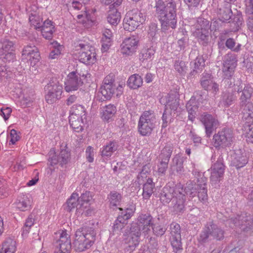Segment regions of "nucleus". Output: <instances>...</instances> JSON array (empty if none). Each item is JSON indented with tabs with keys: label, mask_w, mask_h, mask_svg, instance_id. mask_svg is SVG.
<instances>
[{
	"label": "nucleus",
	"mask_w": 253,
	"mask_h": 253,
	"mask_svg": "<svg viewBox=\"0 0 253 253\" xmlns=\"http://www.w3.org/2000/svg\"><path fill=\"white\" fill-rule=\"evenodd\" d=\"M167 4L164 5V2L159 0L157 2L156 7L162 28L168 30V28H176L177 23L176 6L174 0H167Z\"/></svg>",
	"instance_id": "1"
},
{
	"label": "nucleus",
	"mask_w": 253,
	"mask_h": 253,
	"mask_svg": "<svg viewBox=\"0 0 253 253\" xmlns=\"http://www.w3.org/2000/svg\"><path fill=\"white\" fill-rule=\"evenodd\" d=\"M96 232L91 227L84 226L77 230L73 242L76 252H82L89 249L96 240Z\"/></svg>",
	"instance_id": "2"
},
{
	"label": "nucleus",
	"mask_w": 253,
	"mask_h": 253,
	"mask_svg": "<svg viewBox=\"0 0 253 253\" xmlns=\"http://www.w3.org/2000/svg\"><path fill=\"white\" fill-rule=\"evenodd\" d=\"M237 92L241 93L239 100L243 119L250 122L253 118V104L251 101L253 88L249 84H245L243 89L242 87L238 88Z\"/></svg>",
	"instance_id": "3"
},
{
	"label": "nucleus",
	"mask_w": 253,
	"mask_h": 253,
	"mask_svg": "<svg viewBox=\"0 0 253 253\" xmlns=\"http://www.w3.org/2000/svg\"><path fill=\"white\" fill-rule=\"evenodd\" d=\"M224 238V231L212 221L209 222L200 233L197 238L198 243L205 245L212 239L221 241Z\"/></svg>",
	"instance_id": "4"
},
{
	"label": "nucleus",
	"mask_w": 253,
	"mask_h": 253,
	"mask_svg": "<svg viewBox=\"0 0 253 253\" xmlns=\"http://www.w3.org/2000/svg\"><path fill=\"white\" fill-rule=\"evenodd\" d=\"M233 141V131L229 128H223L214 134L212 138L213 145L217 149L230 147Z\"/></svg>",
	"instance_id": "5"
},
{
	"label": "nucleus",
	"mask_w": 253,
	"mask_h": 253,
	"mask_svg": "<svg viewBox=\"0 0 253 253\" xmlns=\"http://www.w3.org/2000/svg\"><path fill=\"white\" fill-rule=\"evenodd\" d=\"M155 120L153 111L144 112L140 116L138 122V129L140 134L143 136L150 135L155 127Z\"/></svg>",
	"instance_id": "6"
},
{
	"label": "nucleus",
	"mask_w": 253,
	"mask_h": 253,
	"mask_svg": "<svg viewBox=\"0 0 253 253\" xmlns=\"http://www.w3.org/2000/svg\"><path fill=\"white\" fill-rule=\"evenodd\" d=\"M145 21V16L136 9H133L126 13L124 19V29L128 31H134Z\"/></svg>",
	"instance_id": "7"
},
{
	"label": "nucleus",
	"mask_w": 253,
	"mask_h": 253,
	"mask_svg": "<svg viewBox=\"0 0 253 253\" xmlns=\"http://www.w3.org/2000/svg\"><path fill=\"white\" fill-rule=\"evenodd\" d=\"M45 99L49 104H52L59 100L62 93V86L57 81L50 82L45 86Z\"/></svg>",
	"instance_id": "8"
},
{
	"label": "nucleus",
	"mask_w": 253,
	"mask_h": 253,
	"mask_svg": "<svg viewBox=\"0 0 253 253\" xmlns=\"http://www.w3.org/2000/svg\"><path fill=\"white\" fill-rule=\"evenodd\" d=\"M80 47L81 51L79 53V60L88 65H92L96 61V54L93 47L87 44L79 43L76 46Z\"/></svg>",
	"instance_id": "9"
},
{
	"label": "nucleus",
	"mask_w": 253,
	"mask_h": 253,
	"mask_svg": "<svg viewBox=\"0 0 253 253\" xmlns=\"http://www.w3.org/2000/svg\"><path fill=\"white\" fill-rule=\"evenodd\" d=\"M170 241L173 252L175 253H181L183 248L181 243V230L180 225L176 223H172L170 225Z\"/></svg>",
	"instance_id": "10"
},
{
	"label": "nucleus",
	"mask_w": 253,
	"mask_h": 253,
	"mask_svg": "<svg viewBox=\"0 0 253 253\" xmlns=\"http://www.w3.org/2000/svg\"><path fill=\"white\" fill-rule=\"evenodd\" d=\"M122 88V86L121 85L116 87L113 76L109 75L104 78L103 84L100 87V92L105 99L108 100L112 97L116 89L121 91L120 89Z\"/></svg>",
	"instance_id": "11"
},
{
	"label": "nucleus",
	"mask_w": 253,
	"mask_h": 253,
	"mask_svg": "<svg viewBox=\"0 0 253 253\" xmlns=\"http://www.w3.org/2000/svg\"><path fill=\"white\" fill-rule=\"evenodd\" d=\"M229 221L243 231L248 232L253 230V216L250 214H241L235 218L229 219Z\"/></svg>",
	"instance_id": "12"
},
{
	"label": "nucleus",
	"mask_w": 253,
	"mask_h": 253,
	"mask_svg": "<svg viewBox=\"0 0 253 253\" xmlns=\"http://www.w3.org/2000/svg\"><path fill=\"white\" fill-rule=\"evenodd\" d=\"M83 84V82L81 75L73 71L68 75L66 80L64 82L65 89L67 92L77 90Z\"/></svg>",
	"instance_id": "13"
},
{
	"label": "nucleus",
	"mask_w": 253,
	"mask_h": 253,
	"mask_svg": "<svg viewBox=\"0 0 253 253\" xmlns=\"http://www.w3.org/2000/svg\"><path fill=\"white\" fill-rule=\"evenodd\" d=\"M70 161V153L66 149H61L59 155L55 153L50 154L48 162L49 165L54 166L59 164L61 167H66V165Z\"/></svg>",
	"instance_id": "14"
},
{
	"label": "nucleus",
	"mask_w": 253,
	"mask_h": 253,
	"mask_svg": "<svg viewBox=\"0 0 253 253\" xmlns=\"http://www.w3.org/2000/svg\"><path fill=\"white\" fill-rule=\"evenodd\" d=\"M59 234L60 238L56 242V248L54 253H69L71 248L70 236L64 231H62Z\"/></svg>",
	"instance_id": "15"
},
{
	"label": "nucleus",
	"mask_w": 253,
	"mask_h": 253,
	"mask_svg": "<svg viewBox=\"0 0 253 253\" xmlns=\"http://www.w3.org/2000/svg\"><path fill=\"white\" fill-rule=\"evenodd\" d=\"M180 191H183V189L179 187L174 188L168 185H166L162 189L161 192L160 196L161 202L164 205L169 204L172 200L174 199L175 196Z\"/></svg>",
	"instance_id": "16"
},
{
	"label": "nucleus",
	"mask_w": 253,
	"mask_h": 253,
	"mask_svg": "<svg viewBox=\"0 0 253 253\" xmlns=\"http://www.w3.org/2000/svg\"><path fill=\"white\" fill-rule=\"evenodd\" d=\"M23 59L26 58L30 63V65L34 66L40 58L38 48L35 46L27 45L22 51Z\"/></svg>",
	"instance_id": "17"
},
{
	"label": "nucleus",
	"mask_w": 253,
	"mask_h": 253,
	"mask_svg": "<svg viewBox=\"0 0 253 253\" xmlns=\"http://www.w3.org/2000/svg\"><path fill=\"white\" fill-rule=\"evenodd\" d=\"M201 121L205 126L206 133L210 137L214 129L218 126L219 123L217 119L212 115L204 113L201 117Z\"/></svg>",
	"instance_id": "18"
},
{
	"label": "nucleus",
	"mask_w": 253,
	"mask_h": 253,
	"mask_svg": "<svg viewBox=\"0 0 253 253\" xmlns=\"http://www.w3.org/2000/svg\"><path fill=\"white\" fill-rule=\"evenodd\" d=\"M218 18L222 22H226L230 20L232 15L231 5L229 1H220L217 8Z\"/></svg>",
	"instance_id": "19"
},
{
	"label": "nucleus",
	"mask_w": 253,
	"mask_h": 253,
	"mask_svg": "<svg viewBox=\"0 0 253 253\" xmlns=\"http://www.w3.org/2000/svg\"><path fill=\"white\" fill-rule=\"evenodd\" d=\"M138 42V40H137L134 37H131L125 39L121 45V53L127 55H131L136 51Z\"/></svg>",
	"instance_id": "20"
},
{
	"label": "nucleus",
	"mask_w": 253,
	"mask_h": 253,
	"mask_svg": "<svg viewBox=\"0 0 253 253\" xmlns=\"http://www.w3.org/2000/svg\"><path fill=\"white\" fill-rule=\"evenodd\" d=\"M211 180L212 184H216L220 181L224 172V166L222 161L219 159L211 168Z\"/></svg>",
	"instance_id": "21"
},
{
	"label": "nucleus",
	"mask_w": 253,
	"mask_h": 253,
	"mask_svg": "<svg viewBox=\"0 0 253 253\" xmlns=\"http://www.w3.org/2000/svg\"><path fill=\"white\" fill-rule=\"evenodd\" d=\"M122 1L123 0H116L109 6L110 9L107 16V21L112 25H117L120 21L121 14L115 7L120 5Z\"/></svg>",
	"instance_id": "22"
},
{
	"label": "nucleus",
	"mask_w": 253,
	"mask_h": 253,
	"mask_svg": "<svg viewBox=\"0 0 253 253\" xmlns=\"http://www.w3.org/2000/svg\"><path fill=\"white\" fill-rule=\"evenodd\" d=\"M153 217L149 213L141 214L138 217V223L142 228V234L145 236L150 232V227L153 225Z\"/></svg>",
	"instance_id": "23"
},
{
	"label": "nucleus",
	"mask_w": 253,
	"mask_h": 253,
	"mask_svg": "<svg viewBox=\"0 0 253 253\" xmlns=\"http://www.w3.org/2000/svg\"><path fill=\"white\" fill-rule=\"evenodd\" d=\"M186 196L183 193V191H180L173 199L172 202L173 204V209L174 211L176 213L183 212L185 210V202Z\"/></svg>",
	"instance_id": "24"
},
{
	"label": "nucleus",
	"mask_w": 253,
	"mask_h": 253,
	"mask_svg": "<svg viewBox=\"0 0 253 253\" xmlns=\"http://www.w3.org/2000/svg\"><path fill=\"white\" fill-rule=\"evenodd\" d=\"M248 162V158L245 153H241L239 150L235 152L232 163L237 169L244 167Z\"/></svg>",
	"instance_id": "25"
},
{
	"label": "nucleus",
	"mask_w": 253,
	"mask_h": 253,
	"mask_svg": "<svg viewBox=\"0 0 253 253\" xmlns=\"http://www.w3.org/2000/svg\"><path fill=\"white\" fill-rule=\"evenodd\" d=\"M197 183L196 184L194 181L190 180L186 183L184 191L187 195H188L191 198L196 196L202 184L200 183V180L199 179H197Z\"/></svg>",
	"instance_id": "26"
},
{
	"label": "nucleus",
	"mask_w": 253,
	"mask_h": 253,
	"mask_svg": "<svg viewBox=\"0 0 253 253\" xmlns=\"http://www.w3.org/2000/svg\"><path fill=\"white\" fill-rule=\"evenodd\" d=\"M69 123L73 130L76 132H80L83 130V125L86 119L84 118L69 116Z\"/></svg>",
	"instance_id": "27"
},
{
	"label": "nucleus",
	"mask_w": 253,
	"mask_h": 253,
	"mask_svg": "<svg viewBox=\"0 0 253 253\" xmlns=\"http://www.w3.org/2000/svg\"><path fill=\"white\" fill-rule=\"evenodd\" d=\"M166 108H168L175 114L178 107L179 105V100L176 98V95L174 94H168L166 97Z\"/></svg>",
	"instance_id": "28"
},
{
	"label": "nucleus",
	"mask_w": 253,
	"mask_h": 253,
	"mask_svg": "<svg viewBox=\"0 0 253 253\" xmlns=\"http://www.w3.org/2000/svg\"><path fill=\"white\" fill-rule=\"evenodd\" d=\"M16 251V242L7 238L2 243L0 248V253H14Z\"/></svg>",
	"instance_id": "29"
},
{
	"label": "nucleus",
	"mask_w": 253,
	"mask_h": 253,
	"mask_svg": "<svg viewBox=\"0 0 253 253\" xmlns=\"http://www.w3.org/2000/svg\"><path fill=\"white\" fill-rule=\"evenodd\" d=\"M79 195L76 193H73L70 198L67 201V210L71 211L73 209L77 208V210H83V207H80L81 204L79 202Z\"/></svg>",
	"instance_id": "30"
},
{
	"label": "nucleus",
	"mask_w": 253,
	"mask_h": 253,
	"mask_svg": "<svg viewBox=\"0 0 253 253\" xmlns=\"http://www.w3.org/2000/svg\"><path fill=\"white\" fill-rule=\"evenodd\" d=\"M243 22V18L241 13H238L234 16L233 18L229 21L230 31L235 32L239 30Z\"/></svg>",
	"instance_id": "31"
},
{
	"label": "nucleus",
	"mask_w": 253,
	"mask_h": 253,
	"mask_svg": "<svg viewBox=\"0 0 253 253\" xmlns=\"http://www.w3.org/2000/svg\"><path fill=\"white\" fill-rule=\"evenodd\" d=\"M119 210L122 212L118 215L117 220V222L123 223L126 225L127 224V220L133 215L134 212L132 209H126L123 210L122 208H120Z\"/></svg>",
	"instance_id": "32"
},
{
	"label": "nucleus",
	"mask_w": 253,
	"mask_h": 253,
	"mask_svg": "<svg viewBox=\"0 0 253 253\" xmlns=\"http://www.w3.org/2000/svg\"><path fill=\"white\" fill-rule=\"evenodd\" d=\"M70 116L86 118V112L84 107L80 104H74L70 111Z\"/></svg>",
	"instance_id": "33"
},
{
	"label": "nucleus",
	"mask_w": 253,
	"mask_h": 253,
	"mask_svg": "<svg viewBox=\"0 0 253 253\" xmlns=\"http://www.w3.org/2000/svg\"><path fill=\"white\" fill-rule=\"evenodd\" d=\"M155 187V184L152 181V179L148 178L147 181L144 184L143 188L142 195L144 199H149Z\"/></svg>",
	"instance_id": "34"
},
{
	"label": "nucleus",
	"mask_w": 253,
	"mask_h": 253,
	"mask_svg": "<svg viewBox=\"0 0 253 253\" xmlns=\"http://www.w3.org/2000/svg\"><path fill=\"white\" fill-rule=\"evenodd\" d=\"M116 112V107L111 104L106 106L103 110L102 118L107 122L112 120V117Z\"/></svg>",
	"instance_id": "35"
},
{
	"label": "nucleus",
	"mask_w": 253,
	"mask_h": 253,
	"mask_svg": "<svg viewBox=\"0 0 253 253\" xmlns=\"http://www.w3.org/2000/svg\"><path fill=\"white\" fill-rule=\"evenodd\" d=\"M16 208L21 211H26L30 206V201L28 197L23 195L18 197L15 203Z\"/></svg>",
	"instance_id": "36"
},
{
	"label": "nucleus",
	"mask_w": 253,
	"mask_h": 253,
	"mask_svg": "<svg viewBox=\"0 0 253 253\" xmlns=\"http://www.w3.org/2000/svg\"><path fill=\"white\" fill-rule=\"evenodd\" d=\"M143 83V79L138 74L131 75L127 81L128 86L132 89H137L140 87Z\"/></svg>",
	"instance_id": "37"
},
{
	"label": "nucleus",
	"mask_w": 253,
	"mask_h": 253,
	"mask_svg": "<svg viewBox=\"0 0 253 253\" xmlns=\"http://www.w3.org/2000/svg\"><path fill=\"white\" fill-rule=\"evenodd\" d=\"M210 32L209 31H196V36L197 37L199 42L203 46H206L210 42Z\"/></svg>",
	"instance_id": "38"
},
{
	"label": "nucleus",
	"mask_w": 253,
	"mask_h": 253,
	"mask_svg": "<svg viewBox=\"0 0 253 253\" xmlns=\"http://www.w3.org/2000/svg\"><path fill=\"white\" fill-rule=\"evenodd\" d=\"M117 148L118 145L116 142H110L103 147L101 151V155L102 157H110L113 153L117 150Z\"/></svg>",
	"instance_id": "39"
},
{
	"label": "nucleus",
	"mask_w": 253,
	"mask_h": 253,
	"mask_svg": "<svg viewBox=\"0 0 253 253\" xmlns=\"http://www.w3.org/2000/svg\"><path fill=\"white\" fill-rule=\"evenodd\" d=\"M186 109L188 112L189 120L193 121L198 109L197 102L194 100L190 99L186 104Z\"/></svg>",
	"instance_id": "40"
},
{
	"label": "nucleus",
	"mask_w": 253,
	"mask_h": 253,
	"mask_svg": "<svg viewBox=\"0 0 253 253\" xmlns=\"http://www.w3.org/2000/svg\"><path fill=\"white\" fill-rule=\"evenodd\" d=\"M237 62L236 55L234 53H229L224 56L223 66L236 68Z\"/></svg>",
	"instance_id": "41"
},
{
	"label": "nucleus",
	"mask_w": 253,
	"mask_h": 253,
	"mask_svg": "<svg viewBox=\"0 0 253 253\" xmlns=\"http://www.w3.org/2000/svg\"><path fill=\"white\" fill-rule=\"evenodd\" d=\"M201 180L203 183L201 185L200 188L197 194L199 200L202 203H205L208 200L207 190L205 187V178H202Z\"/></svg>",
	"instance_id": "42"
},
{
	"label": "nucleus",
	"mask_w": 253,
	"mask_h": 253,
	"mask_svg": "<svg viewBox=\"0 0 253 253\" xmlns=\"http://www.w3.org/2000/svg\"><path fill=\"white\" fill-rule=\"evenodd\" d=\"M236 97L233 92L225 91L223 93L222 101L224 106L228 107L236 100Z\"/></svg>",
	"instance_id": "43"
},
{
	"label": "nucleus",
	"mask_w": 253,
	"mask_h": 253,
	"mask_svg": "<svg viewBox=\"0 0 253 253\" xmlns=\"http://www.w3.org/2000/svg\"><path fill=\"white\" fill-rule=\"evenodd\" d=\"M14 43L12 41L7 39H4L0 42V52L14 51Z\"/></svg>",
	"instance_id": "44"
},
{
	"label": "nucleus",
	"mask_w": 253,
	"mask_h": 253,
	"mask_svg": "<svg viewBox=\"0 0 253 253\" xmlns=\"http://www.w3.org/2000/svg\"><path fill=\"white\" fill-rule=\"evenodd\" d=\"M175 114L168 108H165L162 116V127H166L168 124L171 122L172 118L174 117Z\"/></svg>",
	"instance_id": "45"
},
{
	"label": "nucleus",
	"mask_w": 253,
	"mask_h": 253,
	"mask_svg": "<svg viewBox=\"0 0 253 253\" xmlns=\"http://www.w3.org/2000/svg\"><path fill=\"white\" fill-rule=\"evenodd\" d=\"M173 148L169 145H166L162 150L159 155V159L169 162L172 152Z\"/></svg>",
	"instance_id": "46"
},
{
	"label": "nucleus",
	"mask_w": 253,
	"mask_h": 253,
	"mask_svg": "<svg viewBox=\"0 0 253 253\" xmlns=\"http://www.w3.org/2000/svg\"><path fill=\"white\" fill-rule=\"evenodd\" d=\"M91 199L92 196L90 192L85 191V193H83L79 197V202L81 203L80 207H83V210L86 209L87 207L88 202Z\"/></svg>",
	"instance_id": "47"
},
{
	"label": "nucleus",
	"mask_w": 253,
	"mask_h": 253,
	"mask_svg": "<svg viewBox=\"0 0 253 253\" xmlns=\"http://www.w3.org/2000/svg\"><path fill=\"white\" fill-rule=\"evenodd\" d=\"M122 196L120 194L116 191H112L109 195V201L110 206L112 207H116L119 205L121 202Z\"/></svg>",
	"instance_id": "48"
},
{
	"label": "nucleus",
	"mask_w": 253,
	"mask_h": 253,
	"mask_svg": "<svg viewBox=\"0 0 253 253\" xmlns=\"http://www.w3.org/2000/svg\"><path fill=\"white\" fill-rule=\"evenodd\" d=\"M205 60L202 56H198L195 60L194 67L192 75H194L195 73H198L201 71L205 66Z\"/></svg>",
	"instance_id": "49"
},
{
	"label": "nucleus",
	"mask_w": 253,
	"mask_h": 253,
	"mask_svg": "<svg viewBox=\"0 0 253 253\" xmlns=\"http://www.w3.org/2000/svg\"><path fill=\"white\" fill-rule=\"evenodd\" d=\"M129 231L131 236L137 239H139V237L142 233V228L138 223H132L130 225Z\"/></svg>",
	"instance_id": "50"
},
{
	"label": "nucleus",
	"mask_w": 253,
	"mask_h": 253,
	"mask_svg": "<svg viewBox=\"0 0 253 253\" xmlns=\"http://www.w3.org/2000/svg\"><path fill=\"white\" fill-rule=\"evenodd\" d=\"M39 29L41 30L42 36L47 40H51L53 37V33L55 31L54 26L43 27L42 29Z\"/></svg>",
	"instance_id": "51"
},
{
	"label": "nucleus",
	"mask_w": 253,
	"mask_h": 253,
	"mask_svg": "<svg viewBox=\"0 0 253 253\" xmlns=\"http://www.w3.org/2000/svg\"><path fill=\"white\" fill-rule=\"evenodd\" d=\"M213 81L211 79V75L208 73H204L201 78L200 82L201 85L204 89L208 88Z\"/></svg>",
	"instance_id": "52"
},
{
	"label": "nucleus",
	"mask_w": 253,
	"mask_h": 253,
	"mask_svg": "<svg viewBox=\"0 0 253 253\" xmlns=\"http://www.w3.org/2000/svg\"><path fill=\"white\" fill-rule=\"evenodd\" d=\"M198 25L197 26V31H209L211 25H210V22L207 19L199 18L197 20Z\"/></svg>",
	"instance_id": "53"
},
{
	"label": "nucleus",
	"mask_w": 253,
	"mask_h": 253,
	"mask_svg": "<svg viewBox=\"0 0 253 253\" xmlns=\"http://www.w3.org/2000/svg\"><path fill=\"white\" fill-rule=\"evenodd\" d=\"M155 53V50L153 48H149L143 49L140 55V59L142 61L145 60L150 59Z\"/></svg>",
	"instance_id": "54"
},
{
	"label": "nucleus",
	"mask_w": 253,
	"mask_h": 253,
	"mask_svg": "<svg viewBox=\"0 0 253 253\" xmlns=\"http://www.w3.org/2000/svg\"><path fill=\"white\" fill-rule=\"evenodd\" d=\"M175 69L181 75H184L186 73L187 67L185 63L180 60H177L174 63Z\"/></svg>",
	"instance_id": "55"
},
{
	"label": "nucleus",
	"mask_w": 253,
	"mask_h": 253,
	"mask_svg": "<svg viewBox=\"0 0 253 253\" xmlns=\"http://www.w3.org/2000/svg\"><path fill=\"white\" fill-rule=\"evenodd\" d=\"M0 58L3 62H12L14 60L15 54L13 51L0 52Z\"/></svg>",
	"instance_id": "56"
},
{
	"label": "nucleus",
	"mask_w": 253,
	"mask_h": 253,
	"mask_svg": "<svg viewBox=\"0 0 253 253\" xmlns=\"http://www.w3.org/2000/svg\"><path fill=\"white\" fill-rule=\"evenodd\" d=\"M174 163L176 165V170L177 172L181 173L183 171V163L184 161L183 157L180 156L175 157L173 159Z\"/></svg>",
	"instance_id": "57"
},
{
	"label": "nucleus",
	"mask_w": 253,
	"mask_h": 253,
	"mask_svg": "<svg viewBox=\"0 0 253 253\" xmlns=\"http://www.w3.org/2000/svg\"><path fill=\"white\" fill-rule=\"evenodd\" d=\"M169 162L161 160L159 164L158 165V172L159 175L163 176L166 173L168 167Z\"/></svg>",
	"instance_id": "58"
},
{
	"label": "nucleus",
	"mask_w": 253,
	"mask_h": 253,
	"mask_svg": "<svg viewBox=\"0 0 253 253\" xmlns=\"http://www.w3.org/2000/svg\"><path fill=\"white\" fill-rule=\"evenodd\" d=\"M152 229L154 234L157 236L163 235L167 230L166 228L164 226L156 224L152 225Z\"/></svg>",
	"instance_id": "59"
},
{
	"label": "nucleus",
	"mask_w": 253,
	"mask_h": 253,
	"mask_svg": "<svg viewBox=\"0 0 253 253\" xmlns=\"http://www.w3.org/2000/svg\"><path fill=\"white\" fill-rule=\"evenodd\" d=\"M51 44L53 45L54 48L50 52L49 54V57L52 59H54L60 54L61 46L59 45L56 41H54Z\"/></svg>",
	"instance_id": "60"
},
{
	"label": "nucleus",
	"mask_w": 253,
	"mask_h": 253,
	"mask_svg": "<svg viewBox=\"0 0 253 253\" xmlns=\"http://www.w3.org/2000/svg\"><path fill=\"white\" fill-rule=\"evenodd\" d=\"M139 243V239L135 238L132 236L128 241V245L126 247V249L128 252H130L135 249V248L138 245Z\"/></svg>",
	"instance_id": "61"
},
{
	"label": "nucleus",
	"mask_w": 253,
	"mask_h": 253,
	"mask_svg": "<svg viewBox=\"0 0 253 253\" xmlns=\"http://www.w3.org/2000/svg\"><path fill=\"white\" fill-rule=\"evenodd\" d=\"M235 67L223 66L222 71L225 79H229L231 78L234 72Z\"/></svg>",
	"instance_id": "62"
},
{
	"label": "nucleus",
	"mask_w": 253,
	"mask_h": 253,
	"mask_svg": "<svg viewBox=\"0 0 253 253\" xmlns=\"http://www.w3.org/2000/svg\"><path fill=\"white\" fill-rule=\"evenodd\" d=\"M29 19L31 23L35 27L36 29L38 30L41 28L42 20L39 16H31Z\"/></svg>",
	"instance_id": "63"
},
{
	"label": "nucleus",
	"mask_w": 253,
	"mask_h": 253,
	"mask_svg": "<svg viewBox=\"0 0 253 253\" xmlns=\"http://www.w3.org/2000/svg\"><path fill=\"white\" fill-rule=\"evenodd\" d=\"M177 45L176 50L179 51L184 50L188 45V39L186 37L179 39L177 42Z\"/></svg>",
	"instance_id": "64"
}]
</instances>
